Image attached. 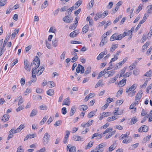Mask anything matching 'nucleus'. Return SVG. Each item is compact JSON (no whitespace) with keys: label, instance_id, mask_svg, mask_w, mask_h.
<instances>
[{"label":"nucleus","instance_id":"obj_1","mask_svg":"<svg viewBox=\"0 0 152 152\" xmlns=\"http://www.w3.org/2000/svg\"><path fill=\"white\" fill-rule=\"evenodd\" d=\"M85 69L84 67L80 64H78V66L76 69V72L77 73H79L80 72L82 74L84 73V76H86L87 74L90 73L91 72V67L89 66L88 67L84 72Z\"/></svg>","mask_w":152,"mask_h":152},{"label":"nucleus","instance_id":"obj_2","mask_svg":"<svg viewBox=\"0 0 152 152\" xmlns=\"http://www.w3.org/2000/svg\"><path fill=\"white\" fill-rule=\"evenodd\" d=\"M45 69L44 68L43 66H40L38 70L35 69L34 68H33L32 69V74H34L36 75L39 76L42 73Z\"/></svg>","mask_w":152,"mask_h":152},{"label":"nucleus","instance_id":"obj_3","mask_svg":"<svg viewBox=\"0 0 152 152\" xmlns=\"http://www.w3.org/2000/svg\"><path fill=\"white\" fill-rule=\"evenodd\" d=\"M50 135L48 132L44 134L42 139V142L44 145L48 144L50 140Z\"/></svg>","mask_w":152,"mask_h":152},{"label":"nucleus","instance_id":"obj_4","mask_svg":"<svg viewBox=\"0 0 152 152\" xmlns=\"http://www.w3.org/2000/svg\"><path fill=\"white\" fill-rule=\"evenodd\" d=\"M33 64L35 65V66L34 68L35 69H37L39 67L40 64V61L39 59L37 56H36L35 58L33 61Z\"/></svg>","mask_w":152,"mask_h":152},{"label":"nucleus","instance_id":"obj_5","mask_svg":"<svg viewBox=\"0 0 152 152\" xmlns=\"http://www.w3.org/2000/svg\"><path fill=\"white\" fill-rule=\"evenodd\" d=\"M148 130V127L146 125H143L141 126L138 129V131L139 132H147Z\"/></svg>","mask_w":152,"mask_h":152},{"label":"nucleus","instance_id":"obj_6","mask_svg":"<svg viewBox=\"0 0 152 152\" xmlns=\"http://www.w3.org/2000/svg\"><path fill=\"white\" fill-rule=\"evenodd\" d=\"M24 68L25 69L28 71H31V68L30 67V66H29L28 64V62L27 60L25 59L24 61Z\"/></svg>","mask_w":152,"mask_h":152},{"label":"nucleus","instance_id":"obj_7","mask_svg":"<svg viewBox=\"0 0 152 152\" xmlns=\"http://www.w3.org/2000/svg\"><path fill=\"white\" fill-rule=\"evenodd\" d=\"M73 18H70L68 15H66L64 17L63 19V20L66 23H69L72 22Z\"/></svg>","mask_w":152,"mask_h":152},{"label":"nucleus","instance_id":"obj_8","mask_svg":"<svg viewBox=\"0 0 152 152\" xmlns=\"http://www.w3.org/2000/svg\"><path fill=\"white\" fill-rule=\"evenodd\" d=\"M142 91L141 90L139 91L138 93L137 94L135 98V100H139L142 96Z\"/></svg>","mask_w":152,"mask_h":152},{"label":"nucleus","instance_id":"obj_9","mask_svg":"<svg viewBox=\"0 0 152 152\" xmlns=\"http://www.w3.org/2000/svg\"><path fill=\"white\" fill-rule=\"evenodd\" d=\"M137 85L135 84L133 85L132 86L129 87V89L126 88V93H128L130 91H134L136 88Z\"/></svg>","mask_w":152,"mask_h":152},{"label":"nucleus","instance_id":"obj_10","mask_svg":"<svg viewBox=\"0 0 152 152\" xmlns=\"http://www.w3.org/2000/svg\"><path fill=\"white\" fill-rule=\"evenodd\" d=\"M67 149L69 150V152H76V148L75 146H71V145L69 144L67 147Z\"/></svg>","mask_w":152,"mask_h":152},{"label":"nucleus","instance_id":"obj_11","mask_svg":"<svg viewBox=\"0 0 152 152\" xmlns=\"http://www.w3.org/2000/svg\"><path fill=\"white\" fill-rule=\"evenodd\" d=\"M115 69L110 71H106V73L108 74V77H110L113 75L115 72Z\"/></svg>","mask_w":152,"mask_h":152},{"label":"nucleus","instance_id":"obj_12","mask_svg":"<svg viewBox=\"0 0 152 152\" xmlns=\"http://www.w3.org/2000/svg\"><path fill=\"white\" fill-rule=\"evenodd\" d=\"M118 36V34L115 33L113 34L110 38V41H113L114 40H117V38Z\"/></svg>","mask_w":152,"mask_h":152},{"label":"nucleus","instance_id":"obj_13","mask_svg":"<svg viewBox=\"0 0 152 152\" xmlns=\"http://www.w3.org/2000/svg\"><path fill=\"white\" fill-rule=\"evenodd\" d=\"M74 140L76 141H83V138L78 136H74L73 137Z\"/></svg>","mask_w":152,"mask_h":152},{"label":"nucleus","instance_id":"obj_14","mask_svg":"<svg viewBox=\"0 0 152 152\" xmlns=\"http://www.w3.org/2000/svg\"><path fill=\"white\" fill-rule=\"evenodd\" d=\"M118 44H116L112 45L110 50V52L112 53L118 47Z\"/></svg>","mask_w":152,"mask_h":152},{"label":"nucleus","instance_id":"obj_15","mask_svg":"<svg viewBox=\"0 0 152 152\" xmlns=\"http://www.w3.org/2000/svg\"><path fill=\"white\" fill-rule=\"evenodd\" d=\"M118 77V75H117L115 76L114 77L112 78L110 80L108 83V84L110 85L112 83H114L117 80Z\"/></svg>","mask_w":152,"mask_h":152},{"label":"nucleus","instance_id":"obj_16","mask_svg":"<svg viewBox=\"0 0 152 152\" xmlns=\"http://www.w3.org/2000/svg\"><path fill=\"white\" fill-rule=\"evenodd\" d=\"M76 108L75 106H73L72 107L70 112V116H72L74 115L76 111Z\"/></svg>","mask_w":152,"mask_h":152},{"label":"nucleus","instance_id":"obj_17","mask_svg":"<svg viewBox=\"0 0 152 152\" xmlns=\"http://www.w3.org/2000/svg\"><path fill=\"white\" fill-rule=\"evenodd\" d=\"M10 117L7 114H5L3 115V117L1 119V120L4 122L8 121Z\"/></svg>","mask_w":152,"mask_h":152},{"label":"nucleus","instance_id":"obj_18","mask_svg":"<svg viewBox=\"0 0 152 152\" xmlns=\"http://www.w3.org/2000/svg\"><path fill=\"white\" fill-rule=\"evenodd\" d=\"M70 101L69 98H67L65 99L63 102L62 105H66L67 106H69L70 105Z\"/></svg>","mask_w":152,"mask_h":152},{"label":"nucleus","instance_id":"obj_19","mask_svg":"<svg viewBox=\"0 0 152 152\" xmlns=\"http://www.w3.org/2000/svg\"><path fill=\"white\" fill-rule=\"evenodd\" d=\"M126 34L127 33L125 32H124L123 34H121L119 35L118 34V37L117 38V40H121L124 37L126 36Z\"/></svg>","mask_w":152,"mask_h":152},{"label":"nucleus","instance_id":"obj_20","mask_svg":"<svg viewBox=\"0 0 152 152\" xmlns=\"http://www.w3.org/2000/svg\"><path fill=\"white\" fill-rule=\"evenodd\" d=\"M25 127L24 124H21L18 127L15 129V132H19L23 129Z\"/></svg>","mask_w":152,"mask_h":152},{"label":"nucleus","instance_id":"obj_21","mask_svg":"<svg viewBox=\"0 0 152 152\" xmlns=\"http://www.w3.org/2000/svg\"><path fill=\"white\" fill-rule=\"evenodd\" d=\"M37 113V110L36 109H33L31 112L30 116V117H33L36 115Z\"/></svg>","mask_w":152,"mask_h":152},{"label":"nucleus","instance_id":"obj_22","mask_svg":"<svg viewBox=\"0 0 152 152\" xmlns=\"http://www.w3.org/2000/svg\"><path fill=\"white\" fill-rule=\"evenodd\" d=\"M106 54L107 53H105V52H103L101 53L96 58L98 60H100L102 58H103L104 55Z\"/></svg>","mask_w":152,"mask_h":152},{"label":"nucleus","instance_id":"obj_23","mask_svg":"<svg viewBox=\"0 0 152 152\" xmlns=\"http://www.w3.org/2000/svg\"><path fill=\"white\" fill-rule=\"evenodd\" d=\"M105 70L104 69L103 71L100 72L99 74V75L98 76L97 79H99L103 75H104L106 74Z\"/></svg>","mask_w":152,"mask_h":152},{"label":"nucleus","instance_id":"obj_24","mask_svg":"<svg viewBox=\"0 0 152 152\" xmlns=\"http://www.w3.org/2000/svg\"><path fill=\"white\" fill-rule=\"evenodd\" d=\"M117 118V116H113L108 117L107 119V121L108 122H110L115 120Z\"/></svg>","mask_w":152,"mask_h":152},{"label":"nucleus","instance_id":"obj_25","mask_svg":"<svg viewBox=\"0 0 152 152\" xmlns=\"http://www.w3.org/2000/svg\"><path fill=\"white\" fill-rule=\"evenodd\" d=\"M102 16V15H101V13L99 12H98L96 13V16L94 18V20L96 21L99 20Z\"/></svg>","mask_w":152,"mask_h":152},{"label":"nucleus","instance_id":"obj_26","mask_svg":"<svg viewBox=\"0 0 152 152\" xmlns=\"http://www.w3.org/2000/svg\"><path fill=\"white\" fill-rule=\"evenodd\" d=\"M147 12L148 13L152 14V5H149L147 7Z\"/></svg>","mask_w":152,"mask_h":152},{"label":"nucleus","instance_id":"obj_27","mask_svg":"<svg viewBox=\"0 0 152 152\" xmlns=\"http://www.w3.org/2000/svg\"><path fill=\"white\" fill-rule=\"evenodd\" d=\"M126 81V79H124L119 81L118 84L119 85L120 84L121 87L123 86L125 84Z\"/></svg>","mask_w":152,"mask_h":152},{"label":"nucleus","instance_id":"obj_28","mask_svg":"<svg viewBox=\"0 0 152 152\" xmlns=\"http://www.w3.org/2000/svg\"><path fill=\"white\" fill-rule=\"evenodd\" d=\"M137 121V118L136 117H134L132 119L130 122L131 125L135 124Z\"/></svg>","mask_w":152,"mask_h":152},{"label":"nucleus","instance_id":"obj_29","mask_svg":"<svg viewBox=\"0 0 152 152\" xmlns=\"http://www.w3.org/2000/svg\"><path fill=\"white\" fill-rule=\"evenodd\" d=\"M75 6H72V7L69 8V10L72 11L74 9H76L80 5L76 2L75 4Z\"/></svg>","mask_w":152,"mask_h":152},{"label":"nucleus","instance_id":"obj_30","mask_svg":"<svg viewBox=\"0 0 152 152\" xmlns=\"http://www.w3.org/2000/svg\"><path fill=\"white\" fill-rule=\"evenodd\" d=\"M47 93L48 95L51 96L54 94V91L52 89H49L47 91Z\"/></svg>","mask_w":152,"mask_h":152},{"label":"nucleus","instance_id":"obj_31","mask_svg":"<svg viewBox=\"0 0 152 152\" xmlns=\"http://www.w3.org/2000/svg\"><path fill=\"white\" fill-rule=\"evenodd\" d=\"M116 147V143H113L110 147L109 148V151H113L114 149Z\"/></svg>","mask_w":152,"mask_h":152},{"label":"nucleus","instance_id":"obj_32","mask_svg":"<svg viewBox=\"0 0 152 152\" xmlns=\"http://www.w3.org/2000/svg\"><path fill=\"white\" fill-rule=\"evenodd\" d=\"M88 108V107L86 105H82L80 107V110H83V111L86 110Z\"/></svg>","mask_w":152,"mask_h":152},{"label":"nucleus","instance_id":"obj_33","mask_svg":"<svg viewBox=\"0 0 152 152\" xmlns=\"http://www.w3.org/2000/svg\"><path fill=\"white\" fill-rule=\"evenodd\" d=\"M58 41L57 39L55 38L53 39L52 41V45L54 47L57 46Z\"/></svg>","mask_w":152,"mask_h":152},{"label":"nucleus","instance_id":"obj_34","mask_svg":"<svg viewBox=\"0 0 152 152\" xmlns=\"http://www.w3.org/2000/svg\"><path fill=\"white\" fill-rule=\"evenodd\" d=\"M107 42V39L102 38L99 45L100 46V47H101L102 44V45L103 46Z\"/></svg>","mask_w":152,"mask_h":152},{"label":"nucleus","instance_id":"obj_35","mask_svg":"<svg viewBox=\"0 0 152 152\" xmlns=\"http://www.w3.org/2000/svg\"><path fill=\"white\" fill-rule=\"evenodd\" d=\"M88 25H86L83 28V31L84 33L87 32L88 29Z\"/></svg>","mask_w":152,"mask_h":152},{"label":"nucleus","instance_id":"obj_36","mask_svg":"<svg viewBox=\"0 0 152 152\" xmlns=\"http://www.w3.org/2000/svg\"><path fill=\"white\" fill-rule=\"evenodd\" d=\"M93 142H90L88 145L86 146L85 148V149H87L90 148L93 146Z\"/></svg>","mask_w":152,"mask_h":152},{"label":"nucleus","instance_id":"obj_37","mask_svg":"<svg viewBox=\"0 0 152 152\" xmlns=\"http://www.w3.org/2000/svg\"><path fill=\"white\" fill-rule=\"evenodd\" d=\"M106 145L105 143H101L96 146V149H98L99 148L101 149V148L105 147Z\"/></svg>","mask_w":152,"mask_h":152},{"label":"nucleus","instance_id":"obj_38","mask_svg":"<svg viewBox=\"0 0 152 152\" xmlns=\"http://www.w3.org/2000/svg\"><path fill=\"white\" fill-rule=\"evenodd\" d=\"M7 0H0V7L4 6L7 3Z\"/></svg>","mask_w":152,"mask_h":152},{"label":"nucleus","instance_id":"obj_39","mask_svg":"<svg viewBox=\"0 0 152 152\" xmlns=\"http://www.w3.org/2000/svg\"><path fill=\"white\" fill-rule=\"evenodd\" d=\"M102 81L103 80H100L95 85V88H97L101 85V86H103L104 85V84L102 83Z\"/></svg>","mask_w":152,"mask_h":152},{"label":"nucleus","instance_id":"obj_40","mask_svg":"<svg viewBox=\"0 0 152 152\" xmlns=\"http://www.w3.org/2000/svg\"><path fill=\"white\" fill-rule=\"evenodd\" d=\"M39 108L41 110H46L47 109V106L44 104H43L39 107Z\"/></svg>","mask_w":152,"mask_h":152},{"label":"nucleus","instance_id":"obj_41","mask_svg":"<svg viewBox=\"0 0 152 152\" xmlns=\"http://www.w3.org/2000/svg\"><path fill=\"white\" fill-rule=\"evenodd\" d=\"M48 1L47 0H46L45 1L44 3V5L42 4L41 6V8L43 9L45 8L48 6Z\"/></svg>","mask_w":152,"mask_h":152},{"label":"nucleus","instance_id":"obj_42","mask_svg":"<svg viewBox=\"0 0 152 152\" xmlns=\"http://www.w3.org/2000/svg\"><path fill=\"white\" fill-rule=\"evenodd\" d=\"M151 70H150L144 74V76L146 77H151L152 76Z\"/></svg>","mask_w":152,"mask_h":152},{"label":"nucleus","instance_id":"obj_43","mask_svg":"<svg viewBox=\"0 0 152 152\" xmlns=\"http://www.w3.org/2000/svg\"><path fill=\"white\" fill-rule=\"evenodd\" d=\"M31 80L33 82H35L37 80V77L34 74H32V76L31 77Z\"/></svg>","mask_w":152,"mask_h":152},{"label":"nucleus","instance_id":"obj_44","mask_svg":"<svg viewBox=\"0 0 152 152\" xmlns=\"http://www.w3.org/2000/svg\"><path fill=\"white\" fill-rule=\"evenodd\" d=\"M95 112L94 111H92L90 112L88 114V118H90L92 117L93 116L95 115Z\"/></svg>","mask_w":152,"mask_h":152},{"label":"nucleus","instance_id":"obj_45","mask_svg":"<svg viewBox=\"0 0 152 152\" xmlns=\"http://www.w3.org/2000/svg\"><path fill=\"white\" fill-rule=\"evenodd\" d=\"M94 2V0H91L88 4V8L89 9H91L93 7Z\"/></svg>","mask_w":152,"mask_h":152},{"label":"nucleus","instance_id":"obj_46","mask_svg":"<svg viewBox=\"0 0 152 152\" xmlns=\"http://www.w3.org/2000/svg\"><path fill=\"white\" fill-rule=\"evenodd\" d=\"M92 95H93L92 93H91V94H89L88 96H86L85 97V98L84 99V100L86 102H87V101H88V99L89 98H91L93 97V96H92Z\"/></svg>","mask_w":152,"mask_h":152},{"label":"nucleus","instance_id":"obj_47","mask_svg":"<svg viewBox=\"0 0 152 152\" xmlns=\"http://www.w3.org/2000/svg\"><path fill=\"white\" fill-rule=\"evenodd\" d=\"M62 123V121L61 120H58L55 122L54 124V126L57 127L58 126L60 125Z\"/></svg>","mask_w":152,"mask_h":152},{"label":"nucleus","instance_id":"obj_48","mask_svg":"<svg viewBox=\"0 0 152 152\" xmlns=\"http://www.w3.org/2000/svg\"><path fill=\"white\" fill-rule=\"evenodd\" d=\"M126 60L127 59L126 58H125L123 59V61L118 63V64L119 65V66H120V67L122 66L123 64H124L126 62Z\"/></svg>","mask_w":152,"mask_h":152},{"label":"nucleus","instance_id":"obj_49","mask_svg":"<svg viewBox=\"0 0 152 152\" xmlns=\"http://www.w3.org/2000/svg\"><path fill=\"white\" fill-rule=\"evenodd\" d=\"M67 113L66 109L65 107H64L61 109V113L63 115H65Z\"/></svg>","mask_w":152,"mask_h":152},{"label":"nucleus","instance_id":"obj_50","mask_svg":"<svg viewBox=\"0 0 152 152\" xmlns=\"http://www.w3.org/2000/svg\"><path fill=\"white\" fill-rule=\"evenodd\" d=\"M45 42L47 47L49 49H50L51 48L50 44L48 42L47 40H45Z\"/></svg>","mask_w":152,"mask_h":152},{"label":"nucleus","instance_id":"obj_51","mask_svg":"<svg viewBox=\"0 0 152 152\" xmlns=\"http://www.w3.org/2000/svg\"><path fill=\"white\" fill-rule=\"evenodd\" d=\"M127 137V134H122L121 136L119 137V139L123 140Z\"/></svg>","mask_w":152,"mask_h":152},{"label":"nucleus","instance_id":"obj_52","mask_svg":"<svg viewBox=\"0 0 152 152\" xmlns=\"http://www.w3.org/2000/svg\"><path fill=\"white\" fill-rule=\"evenodd\" d=\"M66 54V52L64 51L60 56V58L62 60H64L65 58V56Z\"/></svg>","mask_w":152,"mask_h":152},{"label":"nucleus","instance_id":"obj_53","mask_svg":"<svg viewBox=\"0 0 152 152\" xmlns=\"http://www.w3.org/2000/svg\"><path fill=\"white\" fill-rule=\"evenodd\" d=\"M78 59V57H77L76 56V57H74L71 59V60H70V62L72 63H74Z\"/></svg>","mask_w":152,"mask_h":152},{"label":"nucleus","instance_id":"obj_54","mask_svg":"<svg viewBox=\"0 0 152 152\" xmlns=\"http://www.w3.org/2000/svg\"><path fill=\"white\" fill-rule=\"evenodd\" d=\"M20 83L22 86H23L25 83V80L24 78H22L20 80Z\"/></svg>","mask_w":152,"mask_h":152},{"label":"nucleus","instance_id":"obj_55","mask_svg":"<svg viewBox=\"0 0 152 152\" xmlns=\"http://www.w3.org/2000/svg\"><path fill=\"white\" fill-rule=\"evenodd\" d=\"M110 113H109V112H103V113H102V116H103L104 117H107V116H110V115H109Z\"/></svg>","mask_w":152,"mask_h":152},{"label":"nucleus","instance_id":"obj_56","mask_svg":"<svg viewBox=\"0 0 152 152\" xmlns=\"http://www.w3.org/2000/svg\"><path fill=\"white\" fill-rule=\"evenodd\" d=\"M113 5V3L112 2H109L108 4V5L107 6V8L108 9H111Z\"/></svg>","mask_w":152,"mask_h":152},{"label":"nucleus","instance_id":"obj_57","mask_svg":"<svg viewBox=\"0 0 152 152\" xmlns=\"http://www.w3.org/2000/svg\"><path fill=\"white\" fill-rule=\"evenodd\" d=\"M68 7L66 6H64L63 7L61 8L60 10V11L61 12L65 11L67 10Z\"/></svg>","mask_w":152,"mask_h":152},{"label":"nucleus","instance_id":"obj_58","mask_svg":"<svg viewBox=\"0 0 152 152\" xmlns=\"http://www.w3.org/2000/svg\"><path fill=\"white\" fill-rule=\"evenodd\" d=\"M142 9V6L141 5H139L138 8L136 11V13L137 14Z\"/></svg>","mask_w":152,"mask_h":152},{"label":"nucleus","instance_id":"obj_59","mask_svg":"<svg viewBox=\"0 0 152 152\" xmlns=\"http://www.w3.org/2000/svg\"><path fill=\"white\" fill-rule=\"evenodd\" d=\"M17 152H23V150L21 146H19L17 149Z\"/></svg>","mask_w":152,"mask_h":152},{"label":"nucleus","instance_id":"obj_60","mask_svg":"<svg viewBox=\"0 0 152 152\" xmlns=\"http://www.w3.org/2000/svg\"><path fill=\"white\" fill-rule=\"evenodd\" d=\"M131 75V72H127L126 74L123 75V76L125 77H127Z\"/></svg>","mask_w":152,"mask_h":152},{"label":"nucleus","instance_id":"obj_61","mask_svg":"<svg viewBox=\"0 0 152 152\" xmlns=\"http://www.w3.org/2000/svg\"><path fill=\"white\" fill-rule=\"evenodd\" d=\"M76 27H77L76 25L75 24V23H74L73 25H71L69 27V29H75L76 28Z\"/></svg>","mask_w":152,"mask_h":152},{"label":"nucleus","instance_id":"obj_62","mask_svg":"<svg viewBox=\"0 0 152 152\" xmlns=\"http://www.w3.org/2000/svg\"><path fill=\"white\" fill-rule=\"evenodd\" d=\"M81 11V9L79 8L78 10L75 11L74 12V14L75 15L77 16L79 14L80 12Z\"/></svg>","mask_w":152,"mask_h":152},{"label":"nucleus","instance_id":"obj_63","mask_svg":"<svg viewBox=\"0 0 152 152\" xmlns=\"http://www.w3.org/2000/svg\"><path fill=\"white\" fill-rule=\"evenodd\" d=\"M118 58V57L117 55H114V57L113 58H112L110 61L113 62V61H114L116 60H117Z\"/></svg>","mask_w":152,"mask_h":152},{"label":"nucleus","instance_id":"obj_64","mask_svg":"<svg viewBox=\"0 0 152 152\" xmlns=\"http://www.w3.org/2000/svg\"><path fill=\"white\" fill-rule=\"evenodd\" d=\"M136 65L133 63L132 64L130 65V69L131 70L133 69H134L136 67Z\"/></svg>","mask_w":152,"mask_h":152}]
</instances>
